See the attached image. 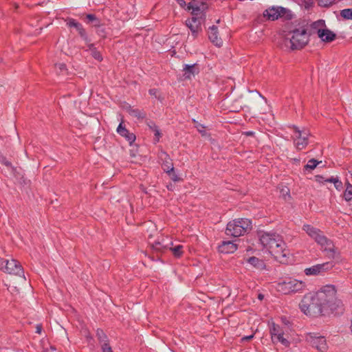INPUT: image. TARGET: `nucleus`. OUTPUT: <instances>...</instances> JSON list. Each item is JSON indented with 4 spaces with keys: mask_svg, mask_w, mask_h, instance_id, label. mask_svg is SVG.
<instances>
[{
    "mask_svg": "<svg viewBox=\"0 0 352 352\" xmlns=\"http://www.w3.org/2000/svg\"><path fill=\"white\" fill-rule=\"evenodd\" d=\"M285 40L289 41L291 44L290 48L292 50H301L309 41L308 29L305 27L296 28L288 33Z\"/></svg>",
    "mask_w": 352,
    "mask_h": 352,
    "instance_id": "nucleus-5",
    "label": "nucleus"
},
{
    "mask_svg": "<svg viewBox=\"0 0 352 352\" xmlns=\"http://www.w3.org/2000/svg\"><path fill=\"white\" fill-rule=\"evenodd\" d=\"M208 38L210 41L216 46H221L223 41L221 38L218 37V28L215 25L209 28Z\"/></svg>",
    "mask_w": 352,
    "mask_h": 352,
    "instance_id": "nucleus-17",
    "label": "nucleus"
},
{
    "mask_svg": "<svg viewBox=\"0 0 352 352\" xmlns=\"http://www.w3.org/2000/svg\"><path fill=\"white\" fill-rule=\"evenodd\" d=\"M237 250L236 244L232 241H223L221 245L219 246V250L223 254H230L234 252Z\"/></svg>",
    "mask_w": 352,
    "mask_h": 352,
    "instance_id": "nucleus-19",
    "label": "nucleus"
},
{
    "mask_svg": "<svg viewBox=\"0 0 352 352\" xmlns=\"http://www.w3.org/2000/svg\"><path fill=\"white\" fill-rule=\"evenodd\" d=\"M127 112L130 116L138 119H144L146 117V113L138 109H133L131 106L127 108Z\"/></svg>",
    "mask_w": 352,
    "mask_h": 352,
    "instance_id": "nucleus-25",
    "label": "nucleus"
},
{
    "mask_svg": "<svg viewBox=\"0 0 352 352\" xmlns=\"http://www.w3.org/2000/svg\"><path fill=\"white\" fill-rule=\"evenodd\" d=\"M263 298V296L262 294L258 295V298L262 299Z\"/></svg>",
    "mask_w": 352,
    "mask_h": 352,
    "instance_id": "nucleus-54",
    "label": "nucleus"
},
{
    "mask_svg": "<svg viewBox=\"0 0 352 352\" xmlns=\"http://www.w3.org/2000/svg\"><path fill=\"white\" fill-rule=\"evenodd\" d=\"M167 188H168V189H170V188H171V186H167Z\"/></svg>",
    "mask_w": 352,
    "mask_h": 352,
    "instance_id": "nucleus-55",
    "label": "nucleus"
},
{
    "mask_svg": "<svg viewBox=\"0 0 352 352\" xmlns=\"http://www.w3.org/2000/svg\"><path fill=\"white\" fill-rule=\"evenodd\" d=\"M148 126L149 129L151 131H153V132L155 131V130H156L158 128V126L153 122H148Z\"/></svg>",
    "mask_w": 352,
    "mask_h": 352,
    "instance_id": "nucleus-42",
    "label": "nucleus"
},
{
    "mask_svg": "<svg viewBox=\"0 0 352 352\" xmlns=\"http://www.w3.org/2000/svg\"><path fill=\"white\" fill-rule=\"evenodd\" d=\"M338 177H331L329 178H327L324 179V182H330V183H333L334 184L335 183V181L338 179Z\"/></svg>",
    "mask_w": 352,
    "mask_h": 352,
    "instance_id": "nucleus-45",
    "label": "nucleus"
},
{
    "mask_svg": "<svg viewBox=\"0 0 352 352\" xmlns=\"http://www.w3.org/2000/svg\"><path fill=\"white\" fill-rule=\"evenodd\" d=\"M296 133L294 144L298 150L305 148L308 144L309 133L307 130H300L296 126H292Z\"/></svg>",
    "mask_w": 352,
    "mask_h": 352,
    "instance_id": "nucleus-9",
    "label": "nucleus"
},
{
    "mask_svg": "<svg viewBox=\"0 0 352 352\" xmlns=\"http://www.w3.org/2000/svg\"><path fill=\"white\" fill-rule=\"evenodd\" d=\"M336 0H318V5L322 7H329L331 6Z\"/></svg>",
    "mask_w": 352,
    "mask_h": 352,
    "instance_id": "nucleus-36",
    "label": "nucleus"
},
{
    "mask_svg": "<svg viewBox=\"0 0 352 352\" xmlns=\"http://www.w3.org/2000/svg\"><path fill=\"white\" fill-rule=\"evenodd\" d=\"M87 19L89 21H91V22H94V21H96L97 22L96 24H95V25H98V23H99V21L98 19H97V17L93 14H88L87 15Z\"/></svg>",
    "mask_w": 352,
    "mask_h": 352,
    "instance_id": "nucleus-39",
    "label": "nucleus"
},
{
    "mask_svg": "<svg viewBox=\"0 0 352 352\" xmlns=\"http://www.w3.org/2000/svg\"><path fill=\"white\" fill-rule=\"evenodd\" d=\"M346 188L344 192V198L346 201H349L352 199V185L349 182H346Z\"/></svg>",
    "mask_w": 352,
    "mask_h": 352,
    "instance_id": "nucleus-30",
    "label": "nucleus"
},
{
    "mask_svg": "<svg viewBox=\"0 0 352 352\" xmlns=\"http://www.w3.org/2000/svg\"><path fill=\"white\" fill-rule=\"evenodd\" d=\"M333 184H334L335 188L338 190H340L342 188V182L339 179V178H338L335 181V183Z\"/></svg>",
    "mask_w": 352,
    "mask_h": 352,
    "instance_id": "nucleus-41",
    "label": "nucleus"
},
{
    "mask_svg": "<svg viewBox=\"0 0 352 352\" xmlns=\"http://www.w3.org/2000/svg\"><path fill=\"white\" fill-rule=\"evenodd\" d=\"M322 161H318L315 159H311L308 161V163L304 166L305 170H314L318 164H320Z\"/></svg>",
    "mask_w": 352,
    "mask_h": 352,
    "instance_id": "nucleus-31",
    "label": "nucleus"
},
{
    "mask_svg": "<svg viewBox=\"0 0 352 352\" xmlns=\"http://www.w3.org/2000/svg\"><path fill=\"white\" fill-rule=\"evenodd\" d=\"M183 71L184 78L188 79H190L192 76H194L195 74L199 72L195 64L192 65H185Z\"/></svg>",
    "mask_w": 352,
    "mask_h": 352,
    "instance_id": "nucleus-24",
    "label": "nucleus"
},
{
    "mask_svg": "<svg viewBox=\"0 0 352 352\" xmlns=\"http://www.w3.org/2000/svg\"><path fill=\"white\" fill-rule=\"evenodd\" d=\"M286 195H288L289 196V190L288 188H287Z\"/></svg>",
    "mask_w": 352,
    "mask_h": 352,
    "instance_id": "nucleus-53",
    "label": "nucleus"
},
{
    "mask_svg": "<svg viewBox=\"0 0 352 352\" xmlns=\"http://www.w3.org/2000/svg\"><path fill=\"white\" fill-rule=\"evenodd\" d=\"M263 16L267 17L269 20L274 21L279 18L280 13L278 12V7H272L263 12Z\"/></svg>",
    "mask_w": 352,
    "mask_h": 352,
    "instance_id": "nucleus-21",
    "label": "nucleus"
},
{
    "mask_svg": "<svg viewBox=\"0 0 352 352\" xmlns=\"http://www.w3.org/2000/svg\"><path fill=\"white\" fill-rule=\"evenodd\" d=\"M254 337L253 335H251V336H245L242 338V340H251L252 338Z\"/></svg>",
    "mask_w": 352,
    "mask_h": 352,
    "instance_id": "nucleus-50",
    "label": "nucleus"
},
{
    "mask_svg": "<svg viewBox=\"0 0 352 352\" xmlns=\"http://www.w3.org/2000/svg\"><path fill=\"white\" fill-rule=\"evenodd\" d=\"M259 241L263 247L281 263H286L289 251L283 237L276 232L260 231L258 233Z\"/></svg>",
    "mask_w": 352,
    "mask_h": 352,
    "instance_id": "nucleus-1",
    "label": "nucleus"
},
{
    "mask_svg": "<svg viewBox=\"0 0 352 352\" xmlns=\"http://www.w3.org/2000/svg\"><path fill=\"white\" fill-rule=\"evenodd\" d=\"M154 133H155V135L157 138L156 141L158 142L160 140V138L161 137V133H160L159 128H157L156 130H155Z\"/></svg>",
    "mask_w": 352,
    "mask_h": 352,
    "instance_id": "nucleus-46",
    "label": "nucleus"
},
{
    "mask_svg": "<svg viewBox=\"0 0 352 352\" xmlns=\"http://www.w3.org/2000/svg\"><path fill=\"white\" fill-rule=\"evenodd\" d=\"M179 5L182 7H184L186 6V1L184 0H177Z\"/></svg>",
    "mask_w": 352,
    "mask_h": 352,
    "instance_id": "nucleus-49",
    "label": "nucleus"
},
{
    "mask_svg": "<svg viewBox=\"0 0 352 352\" xmlns=\"http://www.w3.org/2000/svg\"><path fill=\"white\" fill-rule=\"evenodd\" d=\"M2 140L1 138L0 137V142Z\"/></svg>",
    "mask_w": 352,
    "mask_h": 352,
    "instance_id": "nucleus-58",
    "label": "nucleus"
},
{
    "mask_svg": "<svg viewBox=\"0 0 352 352\" xmlns=\"http://www.w3.org/2000/svg\"><path fill=\"white\" fill-rule=\"evenodd\" d=\"M96 336L98 338V340L100 344H103L104 342H107L109 341L107 336L104 333L102 329H98L96 331Z\"/></svg>",
    "mask_w": 352,
    "mask_h": 352,
    "instance_id": "nucleus-29",
    "label": "nucleus"
},
{
    "mask_svg": "<svg viewBox=\"0 0 352 352\" xmlns=\"http://www.w3.org/2000/svg\"><path fill=\"white\" fill-rule=\"evenodd\" d=\"M318 297L315 294L305 295L300 303V308L306 315L317 316L324 315L325 312L322 307L320 300H316Z\"/></svg>",
    "mask_w": 352,
    "mask_h": 352,
    "instance_id": "nucleus-4",
    "label": "nucleus"
},
{
    "mask_svg": "<svg viewBox=\"0 0 352 352\" xmlns=\"http://www.w3.org/2000/svg\"><path fill=\"white\" fill-rule=\"evenodd\" d=\"M2 158H3V160L1 161L2 163H3L8 167L11 166V165H12L11 162H10L9 161L6 160V159L3 157H2Z\"/></svg>",
    "mask_w": 352,
    "mask_h": 352,
    "instance_id": "nucleus-47",
    "label": "nucleus"
},
{
    "mask_svg": "<svg viewBox=\"0 0 352 352\" xmlns=\"http://www.w3.org/2000/svg\"><path fill=\"white\" fill-rule=\"evenodd\" d=\"M278 333H284V331L279 325L273 322L270 327V334L272 341H274V337L277 336Z\"/></svg>",
    "mask_w": 352,
    "mask_h": 352,
    "instance_id": "nucleus-28",
    "label": "nucleus"
},
{
    "mask_svg": "<svg viewBox=\"0 0 352 352\" xmlns=\"http://www.w3.org/2000/svg\"><path fill=\"white\" fill-rule=\"evenodd\" d=\"M306 340L314 348L320 352L327 349L326 339L324 336H316L314 333H309Z\"/></svg>",
    "mask_w": 352,
    "mask_h": 352,
    "instance_id": "nucleus-10",
    "label": "nucleus"
},
{
    "mask_svg": "<svg viewBox=\"0 0 352 352\" xmlns=\"http://www.w3.org/2000/svg\"><path fill=\"white\" fill-rule=\"evenodd\" d=\"M316 181L318 183H322L324 182V179L322 175H318L315 176Z\"/></svg>",
    "mask_w": 352,
    "mask_h": 352,
    "instance_id": "nucleus-44",
    "label": "nucleus"
},
{
    "mask_svg": "<svg viewBox=\"0 0 352 352\" xmlns=\"http://www.w3.org/2000/svg\"><path fill=\"white\" fill-rule=\"evenodd\" d=\"M305 284L296 279L287 278L277 284V290L284 294L295 293L303 289Z\"/></svg>",
    "mask_w": 352,
    "mask_h": 352,
    "instance_id": "nucleus-7",
    "label": "nucleus"
},
{
    "mask_svg": "<svg viewBox=\"0 0 352 352\" xmlns=\"http://www.w3.org/2000/svg\"><path fill=\"white\" fill-rule=\"evenodd\" d=\"M340 16L344 19H352V8H347L341 10Z\"/></svg>",
    "mask_w": 352,
    "mask_h": 352,
    "instance_id": "nucleus-34",
    "label": "nucleus"
},
{
    "mask_svg": "<svg viewBox=\"0 0 352 352\" xmlns=\"http://www.w3.org/2000/svg\"><path fill=\"white\" fill-rule=\"evenodd\" d=\"M149 94L151 96H155L156 98H158V99L160 98L159 91L157 89H149Z\"/></svg>",
    "mask_w": 352,
    "mask_h": 352,
    "instance_id": "nucleus-40",
    "label": "nucleus"
},
{
    "mask_svg": "<svg viewBox=\"0 0 352 352\" xmlns=\"http://www.w3.org/2000/svg\"><path fill=\"white\" fill-rule=\"evenodd\" d=\"M204 21L201 16H193L191 19L186 21V25L190 30L194 38L197 36L199 31L201 30V23Z\"/></svg>",
    "mask_w": 352,
    "mask_h": 352,
    "instance_id": "nucleus-12",
    "label": "nucleus"
},
{
    "mask_svg": "<svg viewBox=\"0 0 352 352\" xmlns=\"http://www.w3.org/2000/svg\"><path fill=\"white\" fill-rule=\"evenodd\" d=\"M161 239H158L157 240L155 241L153 243L150 242V245L153 250H154L156 252H162L164 251L166 249L169 248V245H172L173 243L170 242L168 243V238L165 239L163 236H161Z\"/></svg>",
    "mask_w": 352,
    "mask_h": 352,
    "instance_id": "nucleus-14",
    "label": "nucleus"
},
{
    "mask_svg": "<svg viewBox=\"0 0 352 352\" xmlns=\"http://www.w3.org/2000/svg\"><path fill=\"white\" fill-rule=\"evenodd\" d=\"M336 289L333 285H325L316 293L318 299L321 302L325 314L328 311H335L342 309L343 304L341 300L336 297Z\"/></svg>",
    "mask_w": 352,
    "mask_h": 352,
    "instance_id": "nucleus-2",
    "label": "nucleus"
},
{
    "mask_svg": "<svg viewBox=\"0 0 352 352\" xmlns=\"http://www.w3.org/2000/svg\"><path fill=\"white\" fill-rule=\"evenodd\" d=\"M208 8V5L200 0H192L187 5V10H192V16H197L199 14L204 12Z\"/></svg>",
    "mask_w": 352,
    "mask_h": 352,
    "instance_id": "nucleus-13",
    "label": "nucleus"
},
{
    "mask_svg": "<svg viewBox=\"0 0 352 352\" xmlns=\"http://www.w3.org/2000/svg\"><path fill=\"white\" fill-rule=\"evenodd\" d=\"M251 229V220L245 218L236 219L227 224L226 234L233 237H238L248 233Z\"/></svg>",
    "mask_w": 352,
    "mask_h": 352,
    "instance_id": "nucleus-6",
    "label": "nucleus"
},
{
    "mask_svg": "<svg viewBox=\"0 0 352 352\" xmlns=\"http://www.w3.org/2000/svg\"><path fill=\"white\" fill-rule=\"evenodd\" d=\"M247 262L257 270H263L265 269V262L257 257L251 256L247 259Z\"/></svg>",
    "mask_w": 352,
    "mask_h": 352,
    "instance_id": "nucleus-23",
    "label": "nucleus"
},
{
    "mask_svg": "<svg viewBox=\"0 0 352 352\" xmlns=\"http://www.w3.org/2000/svg\"><path fill=\"white\" fill-rule=\"evenodd\" d=\"M117 132L121 136L124 137L130 145H131L135 140V135L133 133H130L126 127L123 126L122 122L120 123L118 125Z\"/></svg>",
    "mask_w": 352,
    "mask_h": 352,
    "instance_id": "nucleus-16",
    "label": "nucleus"
},
{
    "mask_svg": "<svg viewBox=\"0 0 352 352\" xmlns=\"http://www.w3.org/2000/svg\"><path fill=\"white\" fill-rule=\"evenodd\" d=\"M325 26L324 21L318 20L317 21L313 22L310 25V30L308 31L309 36L311 35L317 33L318 35V30H323V27Z\"/></svg>",
    "mask_w": 352,
    "mask_h": 352,
    "instance_id": "nucleus-22",
    "label": "nucleus"
},
{
    "mask_svg": "<svg viewBox=\"0 0 352 352\" xmlns=\"http://www.w3.org/2000/svg\"><path fill=\"white\" fill-rule=\"evenodd\" d=\"M302 229L318 244L324 247V250L327 252L329 258H335L336 250L333 241L327 238L320 230L310 225H304Z\"/></svg>",
    "mask_w": 352,
    "mask_h": 352,
    "instance_id": "nucleus-3",
    "label": "nucleus"
},
{
    "mask_svg": "<svg viewBox=\"0 0 352 352\" xmlns=\"http://www.w3.org/2000/svg\"><path fill=\"white\" fill-rule=\"evenodd\" d=\"M193 122L195 124V127L197 129L198 131L202 135L205 134V126L203 124L198 123L195 120H192Z\"/></svg>",
    "mask_w": 352,
    "mask_h": 352,
    "instance_id": "nucleus-38",
    "label": "nucleus"
},
{
    "mask_svg": "<svg viewBox=\"0 0 352 352\" xmlns=\"http://www.w3.org/2000/svg\"><path fill=\"white\" fill-rule=\"evenodd\" d=\"M313 2L311 1L310 2H306L305 8L309 9L311 6H312Z\"/></svg>",
    "mask_w": 352,
    "mask_h": 352,
    "instance_id": "nucleus-51",
    "label": "nucleus"
},
{
    "mask_svg": "<svg viewBox=\"0 0 352 352\" xmlns=\"http://www.w3.org/2000/svg\"><path fill=\"white\" fill-rule=\"evenodd\" d=\"M56 66L58 68V69L60 72H63L66 69V65L64 63H58V64H56Z\"/></svg>",
    "mask_w": 352,
    "mask_h": 352,
    "instance_id": "nucleus-43",
    "label": "nucleus"
},
{
    "mask_svg": "<svg viewBox=\"0 0 352 352\" xmlns=\"http://www.w3.org/2000/svg\"><path fill=\"white\" fill-rule=\"evenodd\" d=\"M89 50L91 51V56L97 60L101 61L102 60V55L100 52L96 50L94 47V45L92 43L88 44Z\"/></svg>",
    "mask_w": 352,
    "mask_h": 352,
    "instance_id": "nucleus-27",
    "label": "nucleus"
},
{
    "mask_svg": "<svg viewBox=\"0 0 352 352\" xmlns=\"http://www.w3.org/2000/svg\"><path fill=\"white\" fill-rule=\"evenodd\" d=\"M279 18H283L285 20H291L293 18V14L291 10L283 7H278Z\"/></svg>",
    "mask_w": 352,
    "mask_h": 352,
    "instance_id": "nucleus-26",
    "label": "nucleus"
},
{
    "mask_svg": "<svg viewBox=\"0 0 352 352\" xmlns=\"http://www.w3.org/2000/svg\"><path fill=\"white\" fill-rule=\"evenodd\" d=\"M67 25L70 27V28H75L80 36L87 42L88 43L89 41L88 39V37L87 36V34H86V32H85V30L83 28L82 25L81 23L77 22L75 19H69L68 21H67Z\"/></svg>",
    "mask_w": 352,
    "mask_h": 352,
    "instance_id": "nucleus-15",
    "label": "nucleus"
},
{
    "mask_svg": "<svg viewBox=\"0 0 352 352\" xmlns=\"http://www.w3.org/2000/svg\"><path fill=\"white\" fill-rule=\"evenodd\" d=\"M160 158L162 160V167L164 172L166 170L170 171L173 170L174 166L172 162V160L166 152L162 151L160 153Z\"/></svg>",
    "mask_w": 352,
    "mask_h": 352,
    "instance_id": "nucleus-18",
    "label": "nucleus"
},
{
    "mask_svg": "<svg viewBox=\"0 0 352 352\" xmlns=\"http://www.w3.org/2000/svg\"><path fill=\"white\" fill-rule=\"evenodd\" d=\"M167 188H168V189H170V188H171V186H167Z\"/></svg>",
    "mask_w": 352,
    "mask_h": 352,
    "instance_id": "nucleus-56",
    "label": "nucleus"
},
{
    "mask_svg": "<svg viewBox=\"0 0 352 352\" xmlns=\"http://www.w3.org/2000/svg\"><path fill=\"white\" fill-rule=\"evenodd\" d=\"M318 37L325 43H330L334 41L336 35L334 32L329 29H323V30H318Z\"/></svg>",
    "mask_w": 352,
    "mask_h": 352,
    "instance_id": "nucleus-20",
    "label": "nucleus"
},
{
    "mask_svg": "<svg viewBox=\"0 0 352 352\" xmlns=\"http://www.w3.org/2000/svg\"><path fill=\"white\" fill-rule=\"evenodd\" d=\"M219 22H220V20H219V19H218V20L217 21V23H219Z\"/></svg>",
    "mask_w": 352,
    "mask_h": 352,
    "instance_id": "nucleus-57",
    "label": "nucleus"
},
{
    "mask_svg": "<svg viewBox=\"0 0 352 352\" xmlns=\"http://www.w3.org/2000/svg\"><path fill=\"white\" fill-rule=\"evenodd\" d=\"M168 175V176L170 177V178L173 181V182H179L181 180L180 177L176 174V173L175 172V168H173V170H166L165 171Z\"/></svg>",
    "mask_w": 352,
    "mask_h": 352,
    "instance_id": "nucleus-35",
    "label": "nucleus"
},
{
    "mask_svg": "<svg viewBox=\"0 0 352 352\" xmlns=\"http://www.w3.org/2000/svg\"><path fill=\"white\" fill-rule=\"evenodd\" d=\"M0 270L8 274L24 276L21 265L15 259L8 260L0 258Z\"/></svg>",
    "mask_w": 352,
    "mask_h": 352,
    "instance_id": "nucleus-8",
    "label": "nucleus"
},
{
    "mask_svg": "<svg viewBox=\"0 0 352 352\" xmlns=\"http://www.w3.org/2000/svg\"><path fill=\"white\" fill-rule=\"evenodd\" d=\"M102 352H113L112 349L109 344V341L104 342L100 344Z\"/></svg>",
    "mask_w": 352,
    "mask_h": 352,
    "instance_id": "nucleus-37",
    "label": "nucleus"
},
{
    "mask_svg": "<svg viewBox=\"0 0 352 352\" xmlns=\"http://www.w3.org/2000/svg\"><path fill=\"white\" fill-rule=\"evenodd\" d=\"M283 334L284 333H278L277 336H275L274 341H273V342H280L282 344H283L285 346H289V342L286 338H283Z\"/></svg>",
    "mask_w": 352,
    "mask_h": 352,
    "instance_id": "nucleus-33",
    "label": "nucleus"
},
{
    "mask_svg": "<svg viewBox=\"0 0 352 352\" xmlns=\"http://www.w3.org/2000/svg\"><path fill=\"white\" fill-rule=\"evenodd\" d=\"M42 331V325L41 324H37L36 327V333L40 334Z\"/></svg>",
    "mask_w": 352,
    "mask_h": 352,
    "instance_id": "nucleus-48",
    "label": "nucleus"
},
{
    "mask_svg": "<svg viewBox=\"0 0 352 352\" xmlns=\"http://www.w3.org/2000/svg\"><path fill=\"white\" fill-rule=\"evenodd\" d=\"M168 249H170V250L173 252V255L177 258H179L180 256H182L183 254V246L181 245H178L174 248L169 247Z\"/></svg>",
    "mask_w": 352,
    "mask_h": 352,
    "instance_id": "nucleus-32",
    "label": "nucleus"
},
{
    "mask_svg": "<svg viewBox=\"0 0 352 352\" xmlns=\"http://www.w3.org/2000/svg\"><path fill=\"white\" fill-rule=\"evenodd\" d=\"M332 263L327 262L322 264L313 265L305 270V273L307 276H316L331 270L333 267Z\"/></svg>",
    "mask_w": 352,
    "mask_h": 352,
    "instance_id": "nucleus-11",
    "label": "nucleus"
},
{
    "mask_svg": "<svg viewBox=\"0 0 352 352\" xmlns=\"http://www.w3.org/2000/svg\"><path fill=\"white\" fill-rule=\"evenodd\" d=\"M245 135L248 136H252L254 135V132L253 131H247L245 132Z\"/></svg>",
    "mask_w": 352,
    "mask_h": 352,
    "instance_id": "nucleus-52",
    "label": "nucleus"
}]
</instances>
